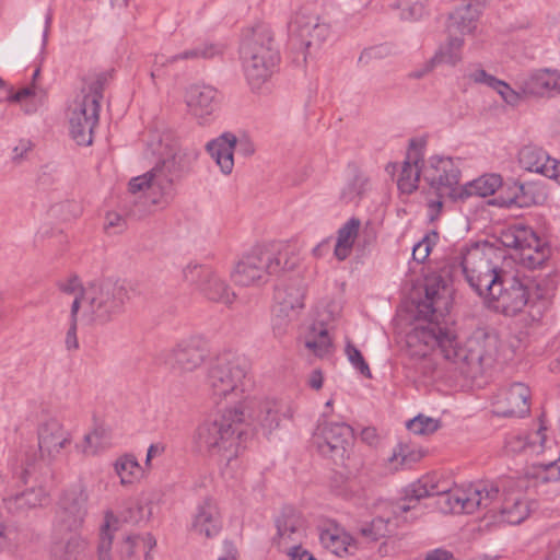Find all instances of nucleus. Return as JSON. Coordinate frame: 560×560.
Here are the masks:
<instances>
[{
    "label": "nucleus",
    "mask_w": 560,
    "mask_h": 560,
    "mask_svg": "<svg viewBox=\"0 0 560 560\" xmlns=\"http://www.w3.org/2000/svg\"><path fill=\"white\" fill-rule=\"evenodd\" d=\"M16 538V532L0 522V547L10 546Z\"/></svg>",
    "instance_id": "nucleus-62"
},
{
    "label": "nucleus",
    "mask_w": 560,
    "mask_h": 560,
    "mask_svg": "<svg viewBox=\"0 0 560 560\" xmlns=\"http://www.w3.org/2000/svg\"><path fill=\"white\" fill-rule=\"evenodd\" d=\"M368 178L361 174L355 173L349 178L340 190V200L345 203L358 202L365 191Z\"/></svg>",
    "instance_id": "nucleus-44"
},
{
    "label": "nucleus",
    "mask_w": 560,
    "mask_h": 560,
    "mask_svg": "<svg viewBox=\"0 0 560 560\" xmlns=\"http://www.w3.org/2000/svg\"><path fill=\"white\" fill-rule=\"evenodd\" d=\"M459 176V170L450 158L431 156L422 162V177L438 195V199L428 202L430 221L438 218L444 198L457 199Z\"/></svg>",
    "instance_id": "nucleus-10"
},
{
    "label": "nucleus",
    "mask_w": 560,
    "mask_h": 560,
    "mask_svg": "<svg viewBox=\"0 0 560 560\" xmlns=\"http://www.w3.org/2000/svg\"><path fill=\"white\" fill-rule=\"evenodd\" d=\"M174 160H164L143 175L133 177L129 182V191L143 192L153 205L166 206L175 196Z\"/></svg>",
    "instance_id": "nucleus-12"
},
{
    "label": "nucleus",
    "mask_w": 560,
    "mask_h": 560,
    "mask_svg": "<svg viewBox=\"0 0 560 560\" xmlns=\"http://www.w3.org/2000/svg\"><path fill=\"white\" fill-rule=\"evenodd\" d=\"M109 78L108 72L91 77L81 95L69 107L70 133L80 145H90L93 141V130L100 117V102Z\"/></svg>",
    "instance_id": "nucleus-7"
},
{
    "label": "nucleus",
    "mask_w": 560,
    "mask_h": 560,
    "mask_svg": "<svg viewBox=\"0 0 560 560\" xmlns=\"http://www.w3.org/2000/svg\"><path fill=\"white\" fill-rule=\"evenodd\" d=\"M493 90H495L504 100V102H506L510 105H517L521 100V94L514 91L504 81L498 80V82H495Z\"/></svg>",
    "instance_id": "nucleus-54"
},
{
    "label": "nucleus",
    "mask_w": 560,
    "mask_h": 560,
    "mask_svg": "<svg viewBox=\"0 0 560 560\" xmlns=\"http://www.w3.org/2000/svg\"><path fill=\"white\" fill-rule=\"evenodd\" d=\"M126 298V289L117 283H89L80 310L81 315L89 324H106L121 312Z\"/></svg>",
    "instance_id": "nucleus-9"
},
{
    "label": "nucleus",
    "mask_w": 560,
    "mask_h": 560,
    "mask_svg": "<svg viewBox=\"0 0 560 560\" xmlns=\"http://www.w3.org/2000/svg\"><path fill=\"white\" fill-rule=\"evenodd\" d=\"M244 420V410L225 408L198 425L194 442L200 452L229 463L238 455Z\"/></svg>",
    "instance_id": "nucleus-3"
},
{
    "label": "nucleus",
    "mask_w": 560,
    "mask_h": 560,
    "mask_svg": "<svg viewBox=\"0 0 560 560\" xmlns=\"http://www.w3.org/2000/svg\"><path fill=\"white\" fill-rule=\"evenodd\" d=\"M295 317V315L288 312H280V308L275 306L272 318V330L275 336L277 338L283 337L288 332V328Z\"/></svg>",
    "instance_id": "nucleus-49"
},
{
    "label": "nucleus",
    "mask_w": 560,
    "mask_h": 560,
    "mask_svg": "<svg viewBox=\"0 0 560 560\" xmlns=\"http://www.w3.org/2000/svg\"><path fill=\"white\" fill-rule=\"evenodd\" d=\"M502 179L500 175L487 174L465 186H459L457 199H464L469 196L487 197L493 195L501 186Z\"/></svg>",
    "instance_id": "nucleus-35"
},
{
    "label": "nucleus",
    "mask_w": 560,
    "mask_h": 560,
    "mask_svg": "<svg viewBox=\"0 0 560 560\" xmlns=\"http://www.w3.org/2000/svg\"><path fill=\"white\" fill-rule=\"evenodd\" d=\"M185 103L189 114L205 125L219 107V93L213 86L192 84L185 92Z\"/></svg>",
    "instance_id": "nucleus-19"
},
{
    "label": "nucleus",
    "mask_w": 560,
    "mask_h": 560,
    "mask_svg": "<svg viewBox=\"0 0 560 560\" xmlns=\"http://www.w3.org/2000/svg\"><path fill=\"white\" fill-rule=\"evenodd\" d=\"M500 243L514 250L513 259L522 266L535 269L541 267L551 256V247L528 226L515 224L504 229Z\"/></svg>",
    "instance_id": "nucleus-11"
},
{
    "label": "nucleus",
    "mask_w": 560,
    "mask_h": 560,
    "mask_svg": "<svg viewBox=\"0 0 560 560\" xmlns=\"http://www.w3.org/2000/svg\"><path fill=\"white\" fill-rule=\"evenodd\" d=\"M126 228V220L117 212H108L105 218V229L109 231L114 229L116 232H121Z\"/></svg>",
    "instance_id": "nucleus-59"
},
{
    "label": "nucleus",
    "mask_w": 560,
    "mask_h": 560,
    "mask_svg": "<svg viewBox=\"0 0 560 560\" xmlns=\"http://www.w3.org/2000/svg\"><path fill=\"white\" fill-rule=\"evenodd\" d=\"M497 249L488 243H476L454 257L457 268L464 273L469 285L480 295L500 284L501 272L494 259H499Z\"/></svg>",
    "instance_id": "nucleus-8"
},
{
    "label": "nucleus",
    "mask_w": 560,
    "mask_h": 560,
    "mask_svg": "<svg viewBox=\"0 0 560 560\" xmlns=\"http://www.w3.org/2000/svg\"><path fill=\"white\" fill-rule=\"evenodd\" d=\"M480 10L478 3H467L458 7L450 15L448 33L470 34L477 28Z\"/></svg>",
    "instance_id": "nucleus-29"
},
{
    "label": "nucleus",
    "mask_w": 560,
    "mask_h": 560,
    "mask_svg": "<svg viewBox=\"0 0 560 560\" xmlns=\"http://www.w3.org/2000/svg\"><path fill=\"white\" fill-rule=\"evenodd\" d=\"M248 373L247 361L233 352L219 354L208 369L206 386L210 401L215 406L237 401L244 393Z\"/></svg>",
    "instance_id": "nucleus-5"
},
{
    "label": "nucleus",
    "mask_w": 560,
    "mask_h": 560,
    "mask_svg": "<svg viewBox=\"0 0 560 560\" xmlns=\"http://www.w3.org/2000/svg\"><path fill=\"white\" fill-rule=\"evenodd\" d=\"M277 542L280 548H289L301 541L304 535V521L292 509L284 510L276 521Z\"/></svg>",
    "instance_id": "nucleus-23"
},
{
    "label": "nucleus",
    "mask_w": 560,
    "mask_h": 560,
    "mask_svg": "<svg viewBox=\"0 0 560 560\" xmlns=\"http://www.w3.org/2000/svg\"><path fill=\"white\" fill-rule=\"evenodd\" d=\"M290 31L295 34L306 48L320 46L329 35V26L319 22L315 14L298 12L290 24Z\"/></svg>",
    "instance_id": "nucleus-21"
},
{
    "label": "nucleus",
    "mask_w": 560,
    "mask_h": 560,
    "mask_svg": "<svg viewBox=\"0 0 560 560\" xmlns=\"http://www.w3.org/2000/svg\"><path fill=\"white\" fill-rule=\"evenodd\" d=\"M361 440L370 446H376L380 442V436L375 428H364L361 431Z\"/></svg>",
    "instance_id": "nucleus-63"
},
{
    "label": "nucleus",
    "mask_w": 560,
    "mask_h": 560,
    "mask_svg": "<svg viewBox=\"0 0 560 560\" xmlns=\"http://www.w3.org/2000/svg\"><path fill=\"white\" fill-rule=\"evenodd\" d=\"M59 290L73 298L70 315H79L84 302L86 287H83L78 276L67 277L58 282Z\"/></svg>",
    "instance_id": "nucleus-41"
},
{
    "label": "nucleus",
    "mask_w": 560,
    "mask_h": 560,
    "mask_svg": "<svg viewBox=\"0 0 560 560\" xmlns=\"http://www.w3.org/2000/svg\"><path fill=\"white\" fill-rule=\"evenodd\" d=\"M54 560H92L88 541L80 536H71L65 544L55 542L51 547Z\"/></svg>",
    "instance_id": "nucleus-30"
},
{
    "label": "nucleus",
    "mask_w": 560,
    "mask_h": 560,
    "mask_svg": "<svg viewBox=\"0 0 560 560\" xmlns=\"http://www.w3.org/2000/svg\"><path fill=\"white\" fill-rule=\"evenodd\" d=\"M156 539L150 533L127 536L119 545L120 560H151Z\"/></svg>",
    "instance_id": "nucleus-25"
},
{
    "label": "nucleus",
    "mask_w": 560,
    "mask_h": 560,
    "mask_svg": "<svg viewBox=\"0 0 560 560\" xmlns=\"http://www.w3.org/2000/svg\"><path fill=\"white\" fill-rule=\"evenodd\" d=\"M33 144L30 140L22 139L12 150V161L20 164L32 151Z\"/></svg>",
    "instance_id": "nucleus-57"
},
{
    "label": "nucleus",
    "mask_w": 560,
    "mask_h": 560,
    "mask_svg": "<svg viewBox=\"0 0 560 560\" xmlns=\"http://www.w3.org/2000/svg\"><path fill=\"white\" fill-rule=\"evenodd\" d=\"M504 448L508 454H516L523 451H528L526 439L520 434H510L504 442Z\"/></svg>",
    "instance_id": "nucleus-55"
},
{
    "label": "nucleus",
    "mask_w": 560,
    "mask_h": 560,
    "mask_svg": "<svg viewBox=\"0 0 560 560\" xmlns=\"http://www.w3.org/2000/svg\"><path fill=\"white\" fill-rule=\"evenodd\" d=\"M530 390L524 383H514L494 398L493 412L500 417H523L529 412Z\"/></svg>",
    "instance_id": "nucleus-20"
},
{
    "label": "nucleus",
    "mask_w": 560,
    "mask_h": 560,
    "mask_svg": "<svg viewBox=\"0 0 560 560\" xmlns=\"http://www.w3.org/2000/svg\"><path fill=\"white\" fill-rule=\"evenodd\" d=\"M346 353L352 365L358 369L365 377H372L369 364L365 362L362 353L353 345L348 343L346 347Z\"/></svg>",
    "instance_id": "nucleus-53"
},
{
    "label": "nucleus",
    "mask_w": 560,
    "mask_h": 560,
    "mask_svg": "<svg viewBox=\"0 0 560 560\" xmlns=\"http://www.w3.org/2000/svg\"><path fill=\"white\" fill-rule=\"evenodd\" d=\"M176 65L175 54L166 56L165 54L154 55L153 67L151 70V78L154 80L155 77L161 74V71L170 66Z\"/></svg>",
    "instance_id": "nucleus-56"
},
{
    "label": "nucleus",
    "mask_w": 560,
    "mask_h": 560,
    "mask_svg": "<svg viewBox=\"0 0 560 560\" xmlns=\"http://www.w3.org/2000/svg\"><path fill=\"white\" fill-rule=\"evenodd\" d=\"M393 532L390 528V517L377 516L372 522L361 528V534L371 539L378 540L382 537L389 535Z\"/></svg>",
    "instance_id": "nucleus-45"
},
{
    "label": "nucleus",
    "mask_w": 560,
    "mask_h": 560,
    "mask_svg": "<svg viewBox=\"0 0 560 560\" xmlns=\"http://www.w3.org/2000/svg\"><path fill=\"white\" fill-rule=\"evenodd\" d=\"M249 404L253 410L248 413V418L259 422L269 432L278 428L282 407L279 401L265 399L260 401L252 400Z\"/></svg>",
    "instance_id": "nucleus-31"
},
{
    "label": "nucleus",
    "mask_w": 560,
    "mask_h": 560,
    "mask_svg": "<svg viewBox=\"0 0 560 560\" xmlns=\"http://www.w3.org/2000/svg\"><path fill=\"white\" fill-rule=\"evenodd\" d=\"M547 430L546 425L544 424V420H540V427L537 431L530 433L529 435L525 436L526 439V445L527 450L533 454H539L545 451L546 446V434L545 431Z\"/></svg>",
    "instance_id": "nucleus-51"
},
{
    "label": "nucleus",
    "mask_w": 560,
    "mask_h": 560,
    "mask_svg": "<svg viewBox=\"0 0 560 560\" xmlns=\"http://www.w3.org/2000/svg\"><path fill=\"white\" fill-rule=\"evenodd\" d=\"M501 522L516 525L522 523L529 514V509L521 491L504 494L502 503L498 508Z\"/></svg>",
    "instance_id": "nucleus-27"
},
{
    "label": "nucleus",
    "mask_w": 560,
    "mask_h": 560,
    "mask_svg": "<svg viewBox=\"0 0 560 560\" xmlns=\"http://www.w3.org/2000/svg\"><path fill=\"white\" fill-rule=\"evenodd\" d=\"M245 77L253 90L269 80L279 60L269 25L257 24L245 35L241 46Z\"/></svg>",
    "instance_id": "nucleus-4"
},
{
    "label": "nucleus",
    "mask_w": 560,
    "mask_h": 560,
    "mask_svg": "<svg viewBox=\"0 0 560 560\" xmlns=\"http://www.w3.org/2000/svg\"><path fill=\"white\" fill-rule=\"evenodd\" d=\"M110 444V431L104 425H95L93 430L83 436L77 448L85 456H94L107 448Z\"/></svg>",
    "instance_id": "nucleus-36"
},
{
    "label": "nucleus",
    "mask_w": 560,
    "mask_h": 560,
    "mask_svg": "<svg viewBox=\"0 0 560 560\" xmlns=\"http://www.w3.org/2000/svg\"><path fill=\"white\" fill-rule=\"evenodd\" d=\"M114 470L119 477L121 486H131L140 480L142 468L133 455L125 454L114 463Z\"/></svg>",
    "instance_id": "nucleus-39"
},
{
    "label": "nucleus",
    "mask_w": 560,
    "mask_h": 560,
    "mask_svg": "<svg viewBox=\"0 0 560 560\" xmlns=\"http://www.w3.org/2000/svg\"><path fill=\"white\" fill-rule=\"evenodd\" d=\"M206 276L207 279L203 281L200 292L208 300L231 305L236 295L228 282L213 269L211 272H206Z\"/></svg>",
    "instance_id": "nucleus-32"
},
{
    "label": "nucleus",
    "mask_w": 560,
    "mask_h": 560,
    "mask_svg": "<svg viewBox=\"0 0 560 560\" xmlns=\"http://www.w3.org/2000/svg\"><path fill=\"white\" fill-rule=\"evenodd\" d=\"M440 425V420L423 415H419L407 422L408 430L418 435L432 434L439 430Z\"/></svg>",
    "instance_id": "nucleus-47"
},
{
    "label": "nucleus",
    "mask_w": 560,
    "mask_h": 560,
    "mask_svg": "<svg viewBox=\"0 0 560 560\" xmlns=\"http://www.w3.org/2000/svg\"><path fill=\"white\" fill-rule=\"evenodd\" d=\"M206 341L199 336H190L177 342L168 354L173 369L190 373L199 369L208 357Z\"/></svg>",
    "instance_id": "nucleus-18"
},
{
    "label": "nucleus",
    "mask_w": 560,
    "mask_h": 560,
    "mask_svg": "<svg viewBox=\"0 0 560 560\" xmlns=\"http://www.w3.org/2000/svg\"><path fill=\"white\" fill-rule=\"evenodd\" d=\"M523 92L537 96H551L560 92V71L540 69L532 73L522 84Z\"/></svg>",
    "instance_id": "nucleus-24"
},
{
    "label": "nucleus",
    "mask_w": 560,
    "mask_h": 560,
    "mask_svg": "<svg viewBox=\"0 0 560 560\" xmlns=\"http://www.w3.org/2000/svg\"><path fill=\"white\" fill-rule=\"evenodd\" d=\"M518 163L526 171L539 173L560 185V161L551 159L541 148L523 147L518 153Z\"/></svg>",
    "instance_id": "nucleus-22"
},
{
    "label": "nucleus",
    "mask_w": 560,
    "mask_h": 560,
    "mask_svg": "<svg viewBox=\"0 0 560 560\" xmlns=\"http://www.w3.org/2000/svg\"><path fill=\"white\" fill-rule=\"evenodd\" d=\"M472 79L477 83H485L490 88H494L495 82H498L499 79L494 78L491 74H488L485 70L480 69L472 73Z\"/></svg>",
    "instance_id": "nucleus-64"
},
{
    "label": "nucleus",
    "mask_w": 560,
    "mask_h": 560,
    "mask_svg": "<svg viewBox=\"0 0 560 560\" xmlns=\"http://www.w3.org/2000/svg\"><path fill=\"white\" fill-rule=\"evenodd\" d=\"M113 535L109 529V521L108 515L106 516V522L102 526L100 542L97 547L98 551V560H109V550L112 548Z\"/></svg>",
    "instance_id": "nucleus-52"
},
{
    "label": "nucleus",
    "mask_w": 560,
    "mask_h": 560,
    "mask_svg": "<svg viewBox=\"0 0 560 560\" xmlns=\"http://www.w3.org/2000/svg\"><path fill=\"white\" fill-rule=\"evenodd\" d=\"M304 346L318 358H323L330 352L331 339L323 324L311 327L305 337Z\"/></svg>",
    "instance_id": "nucleus-40"
},
{
    "label": "nucleus",
    "mask_w": 560,
    "mask_h": 560,
    "mask_svg": "<svg viewBox=\"0 0 560 560\" xmlns=\"http://www.w3.org/2000/svg\"><path fill=\"white\" fill-rule=\"evenodd\" d=\"M353 440V430L346 423H319L313 434V445L326 457L334 460L345 458Z\"/></svg>",
    "instance_id": "nucleus-13"
},
{
    "label": "nucleus",
    "mask_w": 560,
    "mask_h": 560,
    "mask_svg": "<svg viewBox=\"0 0 560 560\" xmlns=\"http://www.w3.org/2000/svg\"><path fill=\"white\" fill-rule=\"evenodd\" d=\"M211 271H212L211 267L191 261L187 266L184 267L182 273H183V279L187 283L195 285L200 291L201 287L203 284V281L207 279L206 272H211Z\"/></svg>",
    "instance_id": "nucleus-46"
},
{
    "label": "nucleus",
    "mask_w": 560,
    "mask_h": 560,
    "mask_svg": "<svg viewBox=\"0 0 560 560\" xmlns=\"http://www.w3.org/2000/svg\"><path fill=\"white\" fill-rule=\"evenodd\" d=\"M499 494V488L493 483L478 482L466 489L451 490L447 481L435 480L433 476H427L411 483L402 502L390 505L393 514H402L416 505L413 502L433 497L443 495L440 506L444 512L474 513L481 508H489Z\"/></svg>",
    "instance_id": "nucleus-2"
},
{
    "label": "nucleus",
    "mask_w": 560,
    "mask_h": 560,
    "mask_svg": "<svg viewBox=\"0 0 560 560\" xmlns=\"http://www.w3.org/2000/svg\"><path fill=\"white\" fill-rule=\"evenodd\" d=\"M292 268L288 252L272 245H256L238 259L231 278L238 287H259L267 283L270 276Z\"/></svg>",
    "instance_id": "nucleus-6"
},
{
    "label": "nucleus",
    "mask_w": 560,
    "mask_h": 560,
    "mask_svg": "<svg viewBox=\"0 0 560 560\" xmlns=\"http://www.w3.org/2000/svg\"><path fill=\"white\" fill-rule=\"evenodd\" d=\"M235 149L244 156H252L255 153V144L248 137L237 138L232 132H224L207 144V151L225 175L233 171Z\"/></svg>",
    "instance_id": "nucleus-16"
},
{
    "label": "nucleus",
    "mask_w": 560,
    "mask_h": 560,
    "mask_svg": "<svg viewBox=\"0 0 560 560\" xmlns=\"http://www.w3.org/2000/svg\"><path fill=\"white\" fill-rule=\"evenodd\" d=\"M439 238V234L436 232H432L430 235L424 236L420 242H418L412 249V258L418 262H423L431 249Z\"/></svg>",
    "instance_id": "nucleus-50"
},
{
    "label": "nucleus",
    "mask_w": 560,
    "mask_h": 560,
    "mask_svg": "<svg viewBox=\"0 0 560 560\" xmlns=\"http://www.w3.org/2000/svg\"><path fill=\"white\" fill-rule=\"evenodd\" d=\"M89 493L83 485L66 490L59 500L57 527L73 532L82 527L88 515Z\"/></svg>",
    "instance_id": "nucleus-14"
},
{
    "label": "nucleus",
    "mask_w": 560,
    "mask_h": 560,
    "mask_svg": "<svg viewBox=\"0 0 560 560\" xmlns=\"http://www.w3.org/2000/svg\"><path fill=\"white\" fill-rule=\"evenodd\" d=\"M194 530L199 535L211 538L221 530V518L217 503L206 499L199 504L192 523Z\"/></svg>",
    "instance_id": "nucleus-26"
},
{
    "label": "nucleus",
    "mask_w": 560,
    "mask_h": 560,
    "mask_svg": "<svg viewBox=\"0 0 560 560\" xmlns=\"http://www.w3.org/2000/svg\"><path fill=\"white\" fill-rule=\"evenodd\" d=\"M57 212H63V210H67V213H62V219L69 220L70 218H74L80 213V207L78 203L72 201H67L63 203H60L55 209Z\"/></svg>",
    "instance_id": "nucleus-60"
},
{
    "label": "nucleus",
    "mask_w": 560,
    "mask_h": 560,
    "mask_svg": "<svg viewBox=\"0 0 560 560\" xmlns=\"http://www.w3.org/2000/svg\"><path fill=\"white\" fill-rule=\"evenodd\" d=\"M451 305V290L445 281L440 276L425 278L424 299L417 310L418 316L428 323L407 334L406 346L410 358L417 361L416 371L430 381L467 374L493 360L498 350V336L486 328L476 329L462 343L452 327L442 325L440 318L448 314Z\"/></svg>",
    "instance_id": "nucleus-1"
},
{
    "label": "nucleus",
    "mask_w": 560,
    "mask_h": 560,
    "mask_svg": "<svg viewBox=\"0 0 560 560\" xmlns=\"http://www.w3.org/2000/svg\"><path fill=\"white\" fill-rule=\"evenodd\" d=\"M511 190L513 196L504 201L506 206L529 207L541 200V195L537 192L536 186L529 183H514Z\"/></svg>",
    "instance_id": "nucleus-42"
},
{
    "label": "nucleus",
    "mask_w": 560,
    "mask_h": 560,
    "mask_svg": "<svg viewBox=\"0 0 560 560\" xmlns=\"http://www.w3.org/2000/svg\"><path fill=\"white\" fill-rule=\"evenodd\" d=\"M320 544L338 557L353 555L357 546L353 538L342 528L332 525L319 534Z\"/></svg>",
    "instance_id": "nucleus-28"
},
{
    "label": "nucleus",
    "mask_w": 560,
    "mask_h": 560,
    "mask_svg": "<svg viewBox=\"0 0 560 560\" xmlns=\"http://www.w3.org/2000/svg\"><path fill=\"white\" fill-rule=\"evenodd\" d=\"M285 550H288V555L290 556L291 560H316L311 552L302 549L298 545L285 548Z\"/></svg>",
    "instance_id": "nucleus-61"
},
{
    "label": "nucleus",
    "mask_w": 560,
    "mask_h": 560,
    "mask_svg": "<svg viewBox=\"0 0 560 560\" xmlns=\"http://www.w3.org/2000/svg\"><path fill=\"white\" fill-rule=\"evenodd\" d=\"M37 439L40 457L47 462L59 459L73 440L72 433L56 418L39 424Z\"/></svg>",
    "instance_id": "nucleus-17"
},
{
    "label": "nucleus",
    "mask_w": 560,
    "mask_h": 560,
    "mask_svg": "<svg viewBox=\"0 0 560 560\" xmlns=\"http://www.w3.org/2000/svg\"><path fill=\"white\" fill-rule=\"evenodd\" d=\"M361 221L358 218L349 219L337 232L334 255L340 261L347 259L359 235Z\"/></svg>",
    "instance_id": "nucleus-34"
},
{
    "label": "nucleus",
    "mask_w": 560,
    "mask_h": 560,
    "mask_svg": "<svg viewBox=\"0 0 560 560\" xmlns=\"http://www.w3.org/2000/svg\"><path fill=\"white\" fill-rule=\"evenodd\" d=\"M189 50L192 61L200 59L208 60L221 56L224 51V46L219 43H202L190 47Z\"/></svg>",
    "instance_id": "nucleus-48"
},
{
    "label": "nucleus",
    "mask_w": 560,
    "mask_h": 560,
    "mask_svg": "<svg viewBox=\"0 0 560 560\" xmlns=\"http://www.w3.org/2000/svg\"><path fill=\"white\" fill-rule=\"evenodd\" d=\"M420 176H422V165L419 166L418 160L411 162L408 156V160L405 161L401 166V171L397 179L398 188L404 194H411L417 189Z\"/></svg>",
    "instance_id": "nucleus-43"
},
{
    "label": "nucleus",
    "mask_w": 560,
    "mask_h": 560,
    "mask_svg": "<svg viewBox=\"0 0 560 560\" xmlns=\"http://www.w3.org/2000/svg\"><path fill=\"white\" fill-rule=\"evenodd\" d=\"M70 326L66 335V347L68 350H77L79 341L77 337L78 315H70Z\"/></svg>",
    "instance_id": "nucleus-58"
},
{
    "label": "nucleus",
    "mask_w": 560,
    "mask_h": 560,
    "mask_svg": "<svg viewBox=\"0 0 560 560\" xmlns=\"http://www.w3.org/2000/svg\"><path fill=\"white\" fill-rule=\"evenodd\" d=\"M46 500L47 493L42 487L31 488L21 493H10L3 498L5 508L11 512L23 511L43 505Z\"/></svg>",
    "instance_id": "nucleus-33"
},
{
    "label": "nucleus",
    "mask_w": 560,
    "mask_h": 560,
    "mask_svg": "<svg viewBox=\"0 0 560 560\" xmlns=\"http://www.w3.org/2000/svg\"><path fill=\"white\" fill-rule=\"evenodd\" d=\"M276 307L280 312H288L298 315L299 310L304 306V292L301 288L295 285L279 287L275 293Z\"/></svg>",
    "instance_id": "nucleus-37"
},
{
    "label": "nucleus",
    "mask_w": 560,
    "mask_h": 560,
    "mask_svg": "<svg viewBox=\"0 0 560 560\" xmlns=\"http://www.w3.org/2000/svg\"><path fill=\"white\" fill-rule=\"evenodd\" d=\"M463 46L464 39L462 37L450 34L447 42L430 59V67L439 65L455 67L462 60Z\"/></svg>",
    "instance_id": "nucleus-38"
},
{
    "label": "nucleus",
    "mask_w": 560,
    "mask_h": 560,
    "mask_svg": "<svg viewBox=\"0 0 560 560\" xmlns=\"http://www.w3.org/2000/svg\"><path fill=\"white\" fill-rule=\"evenodd\" d=\"M490 306L506 316H514L523 311L528 303L527 287L516 278L506 281L500 278V284L485 293Z\"/></svg>",
    "instance_id": "nucleus-15"
}]
</instances>
